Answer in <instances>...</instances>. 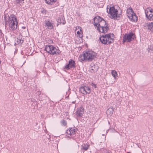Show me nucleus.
<instances>
[{
	"label": "nucleus",
	"mask_w": 153,
	"mask_h": 153,
	"mask_svg": "<svg viewBox=\"0 0 153 153\" xmlns=\"http://www.w3.org/2000/svg\"><path fill=\"white\" fill-rule=\"evenodd\" d=\"M114 38V35L113 34L109 33L103 35L100 37L99 40L102 44L108 45L113 42Z\"/></svg>",
	"instance_id": "nucleus-1"
},
{
	"label": "nucleus",
	"mask_w": 153,
	"mask_h": 153,
	"mask_svg": "<svg viewBox=\"0 0 153 153\" xmlns=\"http://www.w3.org/2000/svg\"><path fill=\"white\" fill-rule=\"evenodd\" d=\"M95 56V54L94 52L91 51H88L79 56V59L81 61L84 60H88L90 61L94 59Z\"/></svg>",
	"instance_id": "nucleus-2"
},
{
	"label": "nucleus",
	"mask_w": 153,
	"mask_h": 153,
	"mask_svg": "<svg viewBox=\"0 0 153 153\" xmlns=\"http://www.w3.org/2000/svg\"><path fill=\"white\" fill-rule=\"evenodd\" d=\"M7 22L10 30H14L17 28L18 22L14 15H11L9 17Z\"/></svg>",
	"instance_id": "nucleus-3"
},
{
	"label": "nucleus",
	"mask_w": 153,
	"mask_h": 153,
	"mask_svg": "<svg viewBox=\"0 0 153 153\" xmlns=\"http://www.w3.org/2000/svg\"><path fill=\"white\" fill-rule=\"evenodd\" d=\"M97 27V30L100 32L105 33L107 32L109 29V27L106 25L105 20L103 19L99 22Z\"/></svg>",
	"instance_id": "nucleus-4"
},
{
	"label": "nucleus",
	"mask_w": 153,
	"mask_h": 153,
	"mask_svg": "<svg viewBox=\"0 0 153 153\" xmlns=\"http://www.w3.org/2000/svg\"><path fill=\"white\" fill-rule=\"evenodd\" d=\"M45 50L52 55H58L61 53L58 48H56L51 45H47L45 48Z\"/></svg>",
	"instance_id": "nucleus-5"
},
{
	"label": "nucleus",
	"mask_w": 153,
	"mask_h": 153,
	"mask_svg": "<svg viewBox=\"0 0 153 153\" xmlns=\"http://www.w3.org/2000/svg\"><path fill=\"white\" fill-rule=\"evenodd\" d=\"M108 13L109 17L111 19H115L120 17V15L118 14V10L114 7H109Z\"/></svg>",
	"instance_id": "nucleus-6"
},
{
	"label": "nucleus",
	"mask_w": 153,
	"mask_h": 153,
	"mask_svg": "<svg viewBox=\"0 0 153 153\" xmlns=\"http://www.w3.org/2000/svg\"><path fill=\"white\" fill-rule=\"evenodd\" d=\"M135 35L132 32H131L128 34H126L123 37V41L124 43L125 42H130L132 40L134 39L135 38Z\"/></svg>",
	"instance_id": "nucleus-7"
},
{
	"label": "nucleus",
	"mask_w": 153,
	"mask_h": 153,
	"mask_svg": "<svg viewBox=\"0 0 153 153\" xmlns=\"http://www.w3.org/2000/svg\"><path fill=\"white\" fill-rule=\"evenodd\" d=\"M80 91L84 95L89 94L91 92V89L88 86H85L80 88Z\"/></svg>",
	"instance_id": "nucleus-8"
},
{
	"label": "nucleus",
	"mask_w": 153,
	"mask_h": 153,
	"mask_svg": "<svg viewBox=\"0 0 153 153\" xmlns=\"http://www.w3.org/2000/svg\"><path fill=\"white\" fill-rule=\"evenodd\" d=\"M145 14L146 18L149 20L153 19V10L152 9H148L145 11Z\"/></svg>",
	"instance_id": "nucleus-9"
},
{
	"label": "nucleus",
	"mask_w": 153,
	"mask_h": 153,
	"mask_svg": "<svg viewBox=\"0 0 153 153\" xmlns=\"http://www.w3.org/2000/svg\"><path fill=\"white\" fill-rule=\"evenodd\" d=\"M77 131V129L76 128H69L68 130H67L66 131V133L70 136H68L69 138H71L73 136L75 135V133Z\"/></svg>",
	"instance_id": "nucleus-10"
},
{
	"label": "nucleus",
	"mask_w": 153,
	"mask_h": 153,
	"mask_svg": "<svg viewBox=\"0 0 153 153\" xmlns=\"http://www.w3.org/2000/svg\"><path fill=\"white\" fill-rule=\"evenodd\" d=\"M73 67L75 68V62L72 59H70L69 61L68 64L64 67V69L68 70Z\"/></svg>",
	"instance_id": "nucleus-11"
},
{
	"label": "nucleus",
	"mask_w": 153,
	"mask_h": 153,
	"mask_svg": "<svg viewBox=\"0 0 153 153\" xmlns=\"http://www.w3.org/2000/svg\"><path fill=\"white\" fill-rule=\"evenodd\" d=\"M103 19L99 16H96L94 19V25L95 27H97L99 23V22L102 20Z\"/></svg>",
	"instance_id": "nucleus-12"
},
{
	"label": "nucleus",
	"mask_w": 153,
	"mask_h": 153,
	"mask_svg": "<svg viewBox=\"0 0 153 153\" xmlns=\"http://www.w3.org/2000/svg\"><path fill=\"white\" fill-rule=\"evenodd\" d=\"M84 108L83 107H80L76 111V115L78 117H81L84 113Z\"/></svg>",
	"instance_id": "nucleus-13"
},
{
	"label": "nucleus",
	"mask_w": 153,
	"mask_h": 153,
	"mask_svg": "<svg viewBox=\"0 0 153 153\" xmlns=\"http://www.w3.org/2000/svg\"><path fill=\"white\" fill-rule=\"evenodd\" d=\"M126 12L127 14V16L128 18L131 17V15H132L134 13L133 11V9L131 7H130L127 9L126 11Z\"/></svg>",
	"instance_id": "nucleus-14"
},
{
	"label": "nucleus",
	"mask_w": 153,
	"mask_h": 153,
	"mask_svg": "<svg viewBox=\"0 0 153 153\" xmlns=\"http://www.w3.org/2000/svg\"><path fill=\"white\" fill-rule=\"evenodd\" d=\"M57 22L60 24L64 25L65 23V21L64 17L62 16L59 18L57 20Z\"/></svg>",
	"instance_id": "nucleus-15"
},
{
	"label": "nucleus",
	"mask_w": 153,
	"mask_h": 153,
	"mask_svg": "<svg viewBox=\"0 0 153 153\" xmlns=\"http://www.w3.org/2000/svg\"><path fill=\"white\" fill-rule=\"evenodd\" d=\"M45 24L49 28L51 29L53 28V23L50 20H47L46 21Z\"/></svg>",
	"instance_id": "nucleus-16"
},
{
	"label": "nucleus",
	"mask_w": 153,
	"mask_h": 153,
	"mask_svg": "<svg viewBox=\"0 0 153 153\" xmlns=\"http://www.w3.org/2000/svg\"><path fill=\"white\" fill-rule=\"evenodd\" d=\"M147 28L152 32L153 33V22H149L147 25Z\"/></svg>",
	"instance_id": "nucleus-17"
},
{
	"label": "nucleus",
	"mask_w": 153,
	"mask_h": 153,
	"mask_svg": "<svg viewBox=\"0 0 153 153\" xmlns=\"http://www.w3.org/2000/svg\"><path fill=\"white\" fill-rule=\"evenodd\" d=\"M131 20L132 22H136L137 20V18L135 13L131 15V17L129 18Z\"/></svg>",
	"instance_id": "nucleus-18"
},
{
	"label": "nucleus",
	"mask_w": 153,
	"mask_h": 153,
	"mask_svg": "<svg viewBox=\"0 0 153 153\" xmlns=\"http://www.w3.org/2000/svg\"><path fill=\"white\" fill-rule=\"evenodd\" d=\"M113 112V109L112 108H109L107 110L106 113L108 115H111Z\"/></svg>",
	"instance_id": "nucleus-19"
},
{
	"label": "nucleus",
	"mask_w": 153,
	"mask_h": 153,
	"mask_svg": "<svg viewBox=\"0 0 153 153\" xmlns=\"http://www.w3.org/2000/svg\"><path fill=\"white\" fill-rule=\"evenodd\" d=\"M147 51L149 52H153V45L152 44L151 45L148 46V47L147 49Z\"/></svg>",
	"instance_id": "nucleus-20"
},
{
	"label": "nucleus",
	"mask_w": 153,
	"mask_h": 153,
	"mask_svg": "<svg viewBox=\"0 0 153 153\" xmlns=\"http://www.w3.org/2000/svg\"><path fill=\"white\" fill-rule=\"evenodd\" d=\"M91 70L93 71V72H94L95 71H97L98 70L97 67H95V65L94 64H91Z\"/></svg>",
	"instance_id": "nucleus-21"
},
{
	"label": "nucleus",
	"mask_w": 153,
	"mask_h": 153,
	"mask_svg": "<svg viewBox=\"0 0 153 153\" xmlns=\"http://www.w3.org/2000/svg\"><path fill=\"white\" fill-rule=\"evenodd\" d=\"M89 145L87 144H84V145L82 146V149L85 150H87L88 148Z\"/></svg>",
	"instance_id": "nucleus-22"
},
{
	"label": "nucleus",
	"mask_w": 153,
	"mask_h": 153,
	"mask_svg": "<svg viewBox=\"0 0 153 153\" xmlns=\"http://www.w3.org/2000/svg\"><path fill=\"white\" fill-rule=\"evenodd\" d=\"M45 1L47 3L52 4L53 3L55 2L56 0H45Z\"/></svg>",
	"instance_id": "nucleus-23"
},
{
	"label": "nucleus",
	"mask_w": 153,
	"mask_h": 153,
	"mask_svg": "<svg viewBox=\"0 0 153 153\" xmlns=\"http://www.w3.org/2000/svg\"><path fill=\"white\" fill-rule=\"evenodd\" d=\"M23 1L24 0H15L16 3L20 5L22 4L23 3H24Z\"/></svg>",
	"instance_id": "nucleus-24"
},
{
	"label": "nucleus",
	"mask_w": 153,
	"mask_h": 153,
	"mask_svg": "<svg viewBox=\"0 0 153 153\" xmlns=\"http://www.w3.org/2000/svg\"><path fill=\"white\" fill-rule=\"evenodd\" d=\"M111 73L112 76L114 77L117 75V72L114 70H112Z\"/></svg>",
	"instance_id": "nucleus-25"
},
{
	"label": "nucleus",
	"mask_w": 153,
	"mask_h": 153,
	"mask_svg": "<svg viewBox=\"0 0 153 153\" xmlns=\"http://www.w3.org/2000/svg\"><path fill=\"white\" fill-rule=\"evenodd\" d=\"M61 123L62 124V125L63 126H65L67 125L66 121L65 120H62L61 121Z\"/></svg>",
	"instance_id": "nucleus-26"
},
{
	"label": "nucleus",
	"mask_w": 153,
	"mask_h": 153,
	"mask_svg": "<svg viewBox=\"0 0 153 153\" xmlns=\"http://www.w3.org/2000/svg\"><path fill=\"white\" fill-rule=\"evenodd\" d=\"M17 42L18 43V44L20 43L21 44L23 42V41L22 39H18V40H17Z\"/></svg>",
	"instance_id": "nucleus-27"
},
{
	"label": "nucleus",
	"mask_w": 153,
	"mask_h": 153,
	"mask_svg": "<svg viewBox=\"0 0 153 153\" xmlns=\"http://www.w3.org/2000/svg\"><path fill=\"white\" fill-rule=\"evenodd\" d=\"M77 33L78 35H79V36L80 38H81L82 37V35L81 33H80V32H79V31H77Z\"/></svg>",
	"instance_id": "nucleus-28"
},
{
	"label": "nucleus",
	"mask_w": 153,
	"mask_h": 153,
	"mask_svg": "<svg viewBox=\"0 0 153 153\" xmlns=\"http://www.w3.org/2000/svg\"><path fill=\"white\" fill-rule=\"evenodd\" d=\"M79 28H80V31H81V32L82 31V30H81V27H79V26H77L76 27V29L75 30H76V29H78Z\"/></svg>",
	"instance_id": "nucleus-29"
},
{
	"label": "nucleus",
	"mask_w": 153,
	"mask_h": 153,
	"mask_svg": "<svg viewBox=\"0 0 153 153\" xmlns=\"http://www.w3.org/2000/svg\"><path fill=\"white\" fill-rule=\"evenodd\" d=\"M92 84V85L93 87H94L95 88H96V86L95 84H94L93 83Z\"/></svg>",
	"instance_id": "nucleus-30"
},
{
	"label": "nucleus",
	"mask_w": 153,
	"mask_h": 153,
	"mask_svg": "<svg viewBox=\"0 0 153 153\" xmlns=\"http://www.w3.org/2000/svg\"><path fill=\"white\" fill-rule=\"evenodd\" d=\"M6 18H7V17H6V16H5L4 17V19L6 21H7V19H6Z\"/></svg>",
	"instance_id": "nucleus-31"
},
{
	"label": "nucleus",
	"mask_w": 153,
	"mask_h": 153,
	"mask_svg": "<svg viewBox=\"0 0 153 153\" xmlns=\"http://www.w3.org/2000/svg\"><path fill=\"white\" fill-rule=\"evenodd\" d=\"M22 28L23 29H25L26 28V27H22Z\"/></svg>",
	"instance_id": "nucleus-32"
},
{
	"label": "nucleus",
	"mask_w": 153,
	"mask_h": 153,
	"mask_svg": "<svg viewBox=\"0 0 153 153\" xmlns=\"http://www.w3.org/2000/svg\"><path fill=\"white\" fill-rule=\"evenodd\" d=\"M75 101H73V102H72V103H75Z\"/></svg>",
	"instance_id": "nucleus-33"
},
{
	"label": "nucleus",
	"mask_w": 153,
	"mask_h": 153,
	"mask_svg": "<svg viewBox=\"0 0 153 153\" xmlns=\"http://www.w3.org/2000/svg\"><path fill=\"white\" fill-rule=\"evenodd\" d=\"M108 7L107 8V12H108Z\"/></svg>",
	"instance_id": "nucleus-34"
},
{
	"label": "nucleus",
	"mask_w": 153,
	"mask_h": 153,
	"mask_svg": "<svg viewBox=\"0 0 153 153\" xmlns=\"http://www.w3.org/2000/svg\"><path fill=\"white\" fill-rule=\"evenodd\" d=\"M108 123L109 124H110V122H109V121H108Z\"/></svg>",
	"instance_id": "nucleus-35"
},
{
	"label": "nucleus",
	"mask_w": 153,
	"mask_h": 153,
	"mask_svg": "<svg viewBox=\"0 0 153 153\" xmlns=\"http://www.w3.org/2000/svg\"><path fill=\"white\" fill-rule=\"evenodd\" d=\"M103 135L104 136H105V135H104V134H103Z\"/></svg>",
	"instance_id": "nucleus-36"
},
{
	"label": "nucleus",
	"mask_w": 153,
	"mask_h": 153,
	"mask_svg": "<svg viewBox=\"0 0 153 153\" xmlns=\"http://www.w3.org/2000/svg\"><path fill=\"white\" fill-rule=\"evenodd\" d=\"M16 52V51H15V53Z\"/></svg>",
	"instance_id": "nucleus-37"
}]
</instances>
